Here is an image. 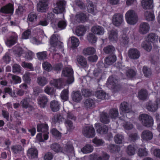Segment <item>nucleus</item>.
Here are the masks:
<instances>
[{
    "label": "nucleus",
    "mask_w": 160,
    "mask_h": 160,
    "mask_svg": "<svg viewBox=\"0 0 160 160\" xmlns=\"http://www.w3.org/2000/svg\"><path fill=\"white\" fill-rule=\"evenodd\" d=\"M123 139V136L122 135L119 134H117L114 137L115 142L116 143L118 144L122 143Z\"/></svg>",
    "instance_id": "de8ad7c7"
},
{
    "label": "nucleus",
    "mask_w": 160,
    "mask_h": 160,
    "mask_svg": "<svg viewBox=\"0 0 160 160\" xmlns=\"http://www.w3.org/2000/svg\"><path fill=\"white\" fill-rule=\"evenodd\" d=\"M48 126L47 124L41 123V142L48 138Z\"/></svg>",
    "instance_id": "20e7f679"
},
{
    "label": "nucleus",
    "mask_w": 160,
    "mask_h": 160,
    "mask_svg": "<svg viewBox=\"0 0 160 160\" xmlns=\"http://www.w3.org/2000/svg\"><path fill=\"white\" fill-rule=\"evenodd\" d=\"M142 47L147 51H150L152 48L151 41L145 39V41L142 42Z\"/></svg>",
    "instance_id": "bb28decb"
},
{
    "label": "nucleus",
    "mask_w": 160,
    "mask_h": 160,
    "mask_svg": "<svg viewBox=\"0 0 160 160\" xmlns=\"http://www.w3.org/2000/svg\"><path fill=\"white\" fill-rule=\"evenodd\" d=\"M65 124L68 131H70L74 129V127L71 121L66 119L65 121Z\"/></svg>",
    "instance_id": "a18cd8bd"
},
{
    "label": "nucleus",
    "mask_w": 160,
    "mask_h": 160,
    "mask_svg": "<svg viewBox=\"0 0 160 160\" xmlns=\"http://www.w3.org/2000/svg\"><path fill=\"white\" fill-rule=\"evenodd\" d=\"M95 50L92 47H88L84 48L83 50V53L85 56H88L94 54L95 52Z\"/></svg>",
    "instance_id": "7c9ffc66"
},
{
    "label": "nucleus",
    "mask_w": 160,
    "mask_h": 160,
    "mask_svg": "<svg viewBox=\"0 0 160 160\" xmlns=\"http://www.w3.org/2000/svg\"><path fill=\"white\" fill-rule=\"evenodd\" d=\"M125 18L127 22L129 24H135L138 20L137 13L132 10H129L127 12L125 15Z\"/></svg>",
    "instance_id": "f03ea898"
},
{
    "label": "nucleus",
    "mask_w": 160,
    "mask_h": 160,
    "mask_svg": "<svg viewBox=\"0 0 160 160\" xmlns=\"http://www.w3.org/2000/svg\"><path fill=\"white\" fill-rule=\"evenodd\" d=\"M82 132L84 136L88 138H92L95 135L94 129L92 125L84 127Z\"/></svg>",
    "instance_id": "39448f33"
},
{
    "label": "nucleus",
    "mask_w": 160,
    "mask_h": 160,
    "mask_svg": "<svg viewBox=\"0 0 160 160\" xmlns=\"http://www.w3.org/2000/svg\"><path fill=\"white\" fill-rule=\"evenodd\" d=\"M135 152L136 149L133 145H128L126 149V152L129 156L134 155L135 153Z\"/></svg>",
    "instance_id": "e433bc0d"
},
{
    "label": "nucleus",
    "mask_w": 160,
    "mask_h": 160,
    "mask_svg": "<svg viewBox=\"0 0 160 160\" xmlns=\"http://www.w3.org/2000/svg\"><path fill=\"white\" fill-rule=\"evenodd\" d=\"M51 83L58 88H60L62 87V82L60 78L58 79H54Z\"/></svg>",
    "instance_id": "58836bf2"
},
{
    "label": "nucleus",
    "mask_w": 160,
    "mask_h": 160,
    "mask_svg": "<svg viewBox=\"0 0 160 160\" xmlns=\"http://www.w3.org/2000/svg\"><path fill=\"white\" fill-rule=\"evenodd\" d=\"M100 121L102 123L107 124L110 122L109 117H108V114L106 113H102L101 115Z\"/></svg>",
    "instance_id": "37998d69"
},
{
    "label": "nucleus",
    "mask_w": 160,
    "mask_h": 160,
    "mask_svg": "<svg viewBox=\"0 0 160 160\" xmlns=\"http://www.w3.org/2000/svg\"><path fill=\"white\" fill-rule=\"evenodd\" d=\"M48 101V99L46 96H42L41 97V108H45L47 105Z\"/></svg>",
    "instance_id": "8fccbe9b"
},
{
    "label": "nucleus",
    "mask_w": 160,
    "mask_h": 160,
    "mask_svg": "<svg viewBox=\"0 0 160 160\" xmlns=\"http://www.w3.org/2000/svg\"><path fill=\"white\" fill-rule=\"evenodd\" d=\"M77 60L78 64L82 67L86 68L88 66L86 60L83 56L81 55L78 56Z\"/></svg>",
    "instance_id": "b1692460"
},
{
    "label": "nucleus",
    "mask_w": 160,
    "mask_h": 160,
    "mask_svg": "<svg viewBox=\"0 0 160 160\" xmlns=\"http://www.w3.org/2000/svg\"><path fill=\"white\" fill-rule=\"evenodd\" d=\"M63 117L60 114H57L55 115L52 119V121L54 123H60L62 122L63 120Z\"/></svg>",
    "instance_id": "79ce46f5"
},
{
    "label": "nucleus",
    "mask_w": 160,
    "mask_h": 160,
    "mask_svg": "<svg viewBox=\"0 0 160 160\" xmlns=\"http://www.w3.org/2000/svg\"><path fill=\"white\" fill-rule=\"evenodd\" d=\"M75 18L77 22H84L88 19V17L84 13L82 12L79 13L77 14Z\"/></svg>",
    "instance_id": "aec40b11"
},
{
    "label": "nucleus",
    "mask_w": 160,
    "mask_h": 160,
    "mask_svg": "<svg viewBox=\"0 0 160 160\" xmlns=\"http://www.w3.org/2000/svg\"><path fill=\"white\" fill-rule=\"evenodd\" d=\"M158 99H157L156 100V102H155L150 101L147 106V109L148 110L151 112L155 111L158 108Z\"/></svg>",
    "instance_id": "6ab92c4d"
},
{
    "label": "nucleus",
    "mask_w": 160,
    "mask_h": 160,
    "mask_svg": "<svg viewBox=\"0 0 160 160\" xmlns=\"http://www.w3.org/2000/svg\"><path fill=\"white\" fill-rule=\"evenodd\" d=\"M93 147L92 146L88 144L85 146L81 149V151L84 153H89L92 151Z\"/></svg>",
    "instance_id": "a19ab883"
},
{
    "label": "nucleus",
    "mask_w": 160,
    "mask_h": 160,
    "mask_svg": "<svg viewBox=\"0 0 160 160\" xmlns=\"http://www.w3.org/2000/svg\"><path fill=\"white\" fill-rule=\"evenodd\" d=\"M61 98L67 101L68 98V91L65 89L62 91L60 95Z\"/></svg>",
    "instance_id": "864d4df0"
},
{
    "label": "nucleus",
    "mask_w": 160,
    "mask_h": 160,
    "mask_svg": "<svg viewBox=\"0 0 160 160\" xmlns=\"http://www.w3.org/2000/svg\"><path fill=\"white\" fill-rule=\"evenodd\" d=\"M84 105L87 108H91L95 107V102L94 100L91 98L87 99L84 102Z\"/></svg>",
    "instance_id": "393cba45"
},
{
    "label": "nucleus",
    "mask_w": 160,
    "mask_h": 160,
    "mask_svg": "<svg viewBox=\"0 0 160 160\" xmlns=\"http://www.w3.org/2000/svg\"><path fill=\"white\" fill-rule=\"evenodd\" d=\"M50 148L52 150L56 153L60 152L67 153L73 150L72 146L71 145H66L62 147L57 143H54L51 144Z\"/></svg>",
    "instance_id": "f257e3e1"
},
{
    "label": "nucleus",
    "mask_w": 160,
    "mask_h": 160,
    "mask_svg": "<svg viewBox=\"0 0 160 160\" xmlns=\"http://www.w3.org/2000/svg\"><path fill=\"white\" fill-rule=\"evenodd\" d=\"M72 97L73 100L76 102H79L82 99V96L80 92L78 91L73 92Z\"/></svg>",
    "instance_id": "5701e85b"
},
{
    "label": "nucleus",
    "mask_w": 160,
    "mask_h": 160,
    "mask_svg": "<svg viewBox=\"0 0 160 160\" xmlns=\"http://www.w3.org/2000/svg\"><path fill=\"white\" fill-rule=\"evenodd\" d=\"M139 138V137L137 133H132L129 136V139L133 142L138 139Z\"/></svg>",
    "instance_id": "774afa93"
},
{
    "label": "nucleus",
    "mask_w": 160,
    "mask_h": 160,
    "mask_svg": "<svg viewBox=\"0 0 160 160\" xmlns=\"http://www.w3.org/2000/svg\"><path fill=\"white\" fill-rule=\"evenodd\" d=\"M104 52L107 54L113 53L115 51L114 48L112 46L109 45L105 47L103 49Z\"/></svg>",
    "instance_id": "603ef678"
},
{
    "label": "nucleus",
    "mask_w": 160,
    "mask_h": 160,
    "mask_svg": "<svg viewBox=\"0 0 160 160\" xmlns=\"http://www.w3.org/2000/svg\"><path fill=\"white\" fill-rule=\"evenodd\" d=\"M118 115V109H111L108 113L109 117L112 120L116 119Z\"/></svg>",
    "instance_id": "c756f323"
},
{
    "label": "nucleus",
    "mask_w": 160,
    "mask_h": 160,
    "mask_svg": "<svg viewBox=\"0 0 160 160\" xmlns=\"http://www.w3.org/2000/svg\"><path fill=\"white\" fill-rule=\"evenodd\" d=\"M95 95L98 99H103L106 98V94L102 90L98 91L96 92Z\"/></svg>",
    "instance_id": "49530a36"
},
{
    "label": "nucleus",
    "mask_w": 160,
    "mask_h": 160,
    "mask_svg": "<svg viewBox=\"0 0 160 160\" xmlns=\"http://www.w3.org/2000/svg\"><path fill=\"white\" fill-rule=\"evenodd\" d=\"M18 38L17 34L14 33L5 42L6 44L8 47H10L17 42Z\"/></svg>",
    "instance_id": "4468645a"
},
{
    "label": "nucleus",
    "mask_w": 160,
    "mask_h": 160,
    "mask_svg": "<svg viewBox=\"0 0 160 160\" xmlns=\"http://www.w3.org/2000/svg\"><path fill=\"white\" fill-rule=\"evenodd\" d=\"M109 38L112 41H115L118 37V32L117 31L112 30L108 32Z\"/></svg>",
    "instance_id": "c85d7f7f"
},
{
    "label": "nucleus",
    "mask_w": 160,
    "mask_h": 160,
    "mask_svg": "<svg viewBox=\"0 0 160 160\" xmlns=\"http://www.w3.org/2000/svg\"><path fill=\"white\" fill-rule=\"evenodd\" d=\"M110 151L112 152H118L120 150V147L117 145L110 144L108 147Z\"/></svg>",
    "instance_id": "c03bdc74"
},
{
    "label": "nucleus",
    "mask_w": 160,
    "mask_h": 160,
    "mask_svg": "<svg viewBox=\"0 0 160 160\" xmlns=\"http://www.w3.org/2000/svg\"><path fill=\"white\" fill-rule=\"evenodd\" d=\"M149 25L147 22H143L139 26V32L141 34H145L149 31Z\"/></svg>",
    "instance_id": "f8f14e48"
},
{
    "label": "nucleus",
    "mask_w": 160,
    "mask_h": 160,
    "mask_svg": "<svg viewBox=\"0 0 160 160\" xmlns=\"http://www.w3.org/2000/svg\"><path fill=\"white\" fill-rule=\"evenodd\" d=\"M87 8L88 12L93 15H95L97 12L96 6L92 2L89 1L88 2Z\"/></svg>",
    "instance_id": "4be33fe9"
},
{
    "label": "nucleus",
    "mask_w": 160,
    "mask_h": 160,
    "mask_svg": "<svg viewBox=\"0 0 160 160\" xmlns=\"http://www.w3.org/2000/svg\"><path fill=\"white\" fill-rule=\"evenodd\" d=\"M120 110L122 112L129 113L132 112L131 106L127 102H123L120 106Z\"/></svg>",
    "instance_id": "ddd939ff"
},
{
    "label": "nucleus",
    "mask_w": 160,
    "mask_h": 160,
    "mask_svg": "<svg viewBox=\"0 0 160 160\" xmlns=\"http://www.w3.org/2000/svg\"><path fill=\"white\" fill-rule=\"evenodd\" d=\"M37 19V16L36 14L34 13H30L28 16V21L30 22L35 21Z\"/></svg>",
    "instance_id": "13d9d810"
},
{
    "label": "nucleus",
    "mask_w": 160,
    "mask_h": 160,
    "mask_svg": "<svg viewBox=\"0 0 160 160\" xmlns=\"http://www.w3.org/2000/svg\"><path fill=\"white\" fill-rule=\"evenodd\" d=\"M92 142L97 146H100L103 144V141L101 139L95 138L92 140Z\"/></svg>",
    "instance_id": "e2e57ef3"
},
{
    "label": "nucleus",
    "mask_w": 160,
    "mask_h": 160,
    "mask_svg": "<svg viewBox=\"0 0 160 160\" xmlns=\"http://www.w3.org/2000/svg\"><path fill=\"white\" fill-rule=\"evenodd\" d=\"M86 39L89 42L92 43H95L97 40V38L93 33H88L87 35Z\"/></svg>",
    "instance_id": "f704fd0d"
},
{
    "label": "nucleus",
    "mask_w": 160,
    "mask_h": 160,
    "mask_svg": "<svg viewBox=\"0 0 160 160\" xmlns=\"http://www.w3.org/2000/svg\"><path fill=\"white\" fill-rule=\"evenodd\" d=\"M158 38V36L155 35L154 33H151L146 37L145 39L148 41H151V43H152V41H157Z\"/></svg>",
    "instance_id": "09e8293b"
},
{
    "label": "nucleus",
    "mask_w": 160,
    "mask_h": 160,
    "mask_svg": "<svg viewBox=\"0 0 160 160\" xmlns=\"http://www.w3.org/2000/svg\"><path fill=\"white\" fill-rule=\"evenodd\" d=\"M118 82V80L114 78L113 76L110 77L108 79L107 84L112 86V88H115Z\"/></svg>",
    "instance_id": "473e14b6"
},
{
    "label": "nucleus",
    "mask_w": 160,
    "mask_h": 160,
    "mask_svg": "<svg viewBox=\"0 0 160 160\" xmlns=\"http://www.w3.org/2000/svg\"><path fill=\"white\" fill-rule=\"evenodd\" d=\"M58 38L57 37L56 35L53 34L51 37L50 38V44L52 46L50 49L51 51H55V47H59L60 46L62 47V43L58 41Z\"/></svg>",
    "instance_id": "9d476101"
},
{
    "label": "nucleus",
    "mask_w": 160,
    "mask_h": 160,
    "mask_svg": "<svg viewBox=\"0 0 160 160\" xmlns=\"http://www.w3.org/2000/svg\"><path fill=\"white\" fill-rule=\"evenodd\" d=\"M144 15L147 21H151L154 19V15L151 12L149 9H148L144 11Z\"/></svg>",
    "instance_id": "c9c22d12"
},
{
    "label": "nucleus",
    "mask_w": 160,
    "mask_h": 160,
    "mask_svg": "<svg viewBox=\"0 0 160 160\" xmlns=\"http://www.w3.org/2000/svg\"><path fill=\"white\" fill-rule=\"evenodd\" d=\"M142 72L144 76L146 77H149L152 75L151 70L147 67L144 66L143 68Z\"/></svg>",
    "instance_id": "3c124183"
},
{
    "label": "nucleus",
    "mask_w": 160,
    "mask_h": 160,
    "mask_svg": "<svg viewBox=\"0 0 160 160\" xmlns=\"http://www.w3.org/2000/svg\"><path fill=\"white\" fill-rule=\"evenodd\" d=\"M48 0L41 1V12H45L48 8Z\"/></svg>",
    "instance_id": "72a5a7b5"
},
{
    "label": "nucleus",
    "mask_w": 160,
    "mask_h": 160,
    "mask_svg": "<svg viewBox=\"0 0 160 160\" xmlns=\"http://www.w3.org/2000/svg\"><path fill=\"white\" fill-rule=\"evenodd\" d=\"M91 31L94 33L98 35H102L104 33V29L102 27L99 26H95L93 27Z\"/></svg>",
    "instance_id": "a211bd4d"
},
{
    "label": "nucleus",
    "mask_w": 160,
    "mask_h": 160,
    "mask_svg": "<svg viewBox=\"0 0 160 160\" xmlns=\"http://www.w3.org/2000/svg\"><path fill=\"white\" fill-rule=\"evenodd\" d=\"M109 156L105 152H103L102 155H97V160H108Z\"/></svg>",
    "instance_id": "5fc2aeb1"
},
{
    "label": "nucleus",
    "mask_w": 160,
    "mask_h": 160,
    "mask_svg": "<svg viewBox=\"0 0 160 160\" xmlns=\"http://www.w3.org/2000/svg\"><path fill=\"white\" fill-rule=\"evenodd\" d=\"M0 11L5 13H12L13 12V5L9 3L1 8Z\"/></svg>",
    "instance_id": "2eb2a0df"
},
{
    "label": "nucleus",
    "mask_w": 160,
    "mask_h": 160,
    "mask_svg": "<svg viewBox=\"0 0 160 160\" xmlns=\"http://www.w3.org/2000/svg\"><path fill=\"white\" fill-rule=\"evenodd\" d=\"M97 131L100 134H105L108 131V128L106 125H101L99 123L95 124Z\"/></svg>",
    "instance_id": "f3484780"
},
{
    "label": "nucleus",
    "mask_w": 160,
    "mask_h": 160,
    "mask_svg": "<svg viewBox=\"0 0 160 160\" xmlns=\"http://www.w3.org/2000/svg\"><path fill=\"white\" fill-rule=\"evenodd\" d=\"M121 44L122 45H124L127 44L129 42L128 38L126 34H123L120 39Z\"/></svg>",
    "instance_id": "6e6d98bb"
},
{
    "label": "nucleus",
    "mask_w": 160,
    "mask_h": 160,
    "mask_svg": "<svg viewBox=\"0 0 160 160\" xmlns=\"http://www.w3.org/2000/svg\"><path fill=\"white\" fill-rule=\"evenodd\" d=\"M153 0H142L141 5L146 9H150L152 7Z\"/></svg>",
    "instance_id": "412c9836"
},
{
    "label": "nucleus",
    "mask_w": 160,
    "mask_h": 160,
    "mask_svg": "<svg viewBox=\"0 0 160 160\" xmlns=\"http://www.w3.org/2000/svg\"><path fill=\"white\" fill-rule=\"evenodd\" d=\"M128 55L130 59L136 60L139 58L140 56V53L137 49L132 48L128 50Z\"/></svg>",
    "instance_id": "1a4fd4ad"
},
{
    "label": "nucleus",
    "mask_w": 160,
    "mask_h": 160,
    "mask_svg": "<svg viewBox=\"0 0 160 160\" xmlns=\"http://www.w3.org/2000/svg\"><path fill=\"white\" fill-rule=\"evenodd\" d=\"M50 107L52 111L55 112L59 110L60 105L58 101L53 100L51 102Z\"/></svg>",
    "instance_id": "2f4dec72"
},
{
    "label": "nucleus",
    "mask_w": 160,
    "mask_h": 160,
    "mask_svg": "<svg viewBox=\"0 0 160 160\" xmlns=\"http://www.w3.org/2000/svg\"><path fill=\"white\" fill-rule=\"evenodd\" d=\"M126 74L129 78H132L136 75V71L132 69H129L126 71Z\"/></svg>",
    "instance_id": "052dcab7"
},
{
    "label": "nucleus",
    "mask_w": 160,
    "mask_h": 160,
    "mask_svg": "<svg viewBox=\"0 0 160 160\" xmlns=\"http://www.w3.org/2000/svg\"><path fill=\"white\" fill-rule=\"evenodd\" d=\"M66 2L64 0H59L57 2V6L53 10L54 13L58 14L62 13L65 9Z\"/></svg>",
    "instance_id": "0eeeda50"
},
{
    "label": "nucleus",
    "mask_w": 160,
    "mask_h": 160,
    "mask_svg": "<svg viewBox=\"0 0 160 160\" xmlns=\"http://www.w3.org/2000/svg\"><path fill=\"white\" fill-rule=\"evenodd\" d=\"M42 66L44 69L48 71H49L52 69L51 65L48 62H45L42 63Z\"/></svg>",
    "instance_id": "680f3d73"
},
{
    "label": "nucleus",
    "mask_w": 160,
    "mask_h": 160,
    "mask_svg": "<svg viewBox=\"0 0 160 160\" xmlns=\"http://www.w3.org/2000/svg\"><path fill=\"white\" fill-rule=\"evenodd\" d=\"M51 132L52 134L55 137L57 138H60L61 137V133L56 129L53 128L52 129Z\"/></svg>",
    "instance_id": "bf43d9fd"
},
{
    "label": "nucleus",
    "mask_w": 160,
    "mask_h": 160,
    "mask_svg": "<svg viewBox=\"0 0 160 160\" xmlns=\"http://www.w3.org/2000/svg\"><path fill=\"white\" fill-rule=\"evenodd\" d=\"M137 154L139 157H142L147 156L148 154V152L145 148H140L138 151Z\"/></svg>",
    "instance_id": "4d7b16f0"
},
{
    "label": "nucleus",
    "mask_w": 160,
    "mask_h": 160,
    "mask_svg": "<svg viewBox=\"0 0 160 160\" xmlns=\"http://www.w3.org/2000/svg\"><path fill=\"white\" fill-rule=\"evenodd\" d=\"M12 149L13 152L15 153H17L21 151L22 149V148L20 145L16 146H13L12 148Z\"/></svg>",
    "instance_id": "338daca9"
},
{
    "label": "nucleus",
    "mask_w": 160,
    "mask_h": 160,
    "mask_svg": "<svg viewBox=\"0 0 160 160\" xmlns=\"http://www.w3.org/2000/svg\"><path fill=\"white\" fill-rule=\"evenodd\" d=\"M38 151L35 148H31L28 150L27 155L31 160H36L38 157Z\"/></svg>",
    "instance_id": "9b49d317"
},
{
    "label": "nucleus",
    "mask_w": 160,
    "mask_h": 160,
    "mask_svg": "<svg viewBox=\"0 0 160 160\" xmlns=\"http://www.w3.org/2000/svg\"><path fill=\"white\" fill-rule=\"evenodd\" d=\"M123 22V16L122 14L116 13L112 17V22L116 26H119L122 24Z\"/></svg>",
    "instance_id": "6e6552de"
},
{
    "label": "nucleus",
    "mask_w": 160,
    "mask_h": 160,
    "mask_svg": "<svg viewBox=\"0 0 160 160\" xmlns=\"http://www.w3.org/2000/svg\"><path fill=\"white\" fill-rule=\"evenodd\" d=\"M73 70L70 67H67L62 71V74L63 76L68 77L67 82L68 84H71L73 82Z\"/></svg>",
    "instance_id": "423d86ee"
},
{
    "label": "nucleus",
    "mask_w": 160,
    "mask_h": 160,
    "mask_svg": "<svg viewBox=\"0 0 160 160\" xmlns=\"http://www.w3.org/2000/svg\"><path fill=\"white\" fill-rule=\"evenodd\" d=\"M116 60V57L115 55H112L107 57L105 59V64L110 65L114 63Z\"/></svg>",
    "instance_id": "a878e982"
},
{
    "label": "nucleus",
    "mask_w": 160,
    "mask_h": 160,
    "mask_svg": "<svg viewBox=\"0 0 160 160\" xmlns=\"http://www.w3.org/2000/svg\"><path fill=\"white\" fill-rule=\"evenodd\" d=\"M123 126L125 129L128 130H130L133 128L132 124L128 122H126L124 123Z\"/></svg>",
    "instance_id": "69168bd1"
},
{
    "label": "nucleus",
    "mask_w": 160,
    "mask_h": 160,
    "mask_svg": "<svg viewBox=\"0 0 160 160\" xmlns=\"http://www.w3.org/2000/svg\"><path fill=\"white\" fill-rule=\"evenodd\" d=\"M69 40L71 41L72 46L73 47H77L79 45V40L75 37L72 36L70 37Z\"/></svg>",
    "instance_id": "ea45409f"
},
{
    "label": "nucleus",
    "mask_w": 160,
    "mask_h": 160,
    "mask_svg": "<svg viewBox=\"0 0 160 160\" xmlns=\"http://www.w3.org/2000/svg\"><path fill=\"white\" fill-rule=\"evenodd\" d=\"M86 31V29L83 26H80L76 28L75 32L78 36H82L84 34Z\"/></svg>",
    "instance_id": "cd10ccee"
},
{
    "label": "nucleus",
    "mask_w": 160,
    "mask_h": 160,
    "mask_svg": "<svg viewBox=\"0 0 160 160\" xmlns=\"http://www.w3.org/2000/svg\"><path fill=\"white\" fill-rule=\"evenodd\" d=\"M148 93L146 90L142 89L139 92L138 97L140 99L144 100L147 98Z\"/></svg>",
    "instance_id": "4c0bfd02"
},
{
    "label": "nucleus",
    "mask_w": 160,
    "mask_h": 160,
    "mask_svg": "<svg viewBox=\"0 0 160 160\" xmlns=\"http://www.w3.org/2000/svg\"><path fill=\"white\" fill-rule=\"evenodd\" d=\"M141 137L143 140L148 141L152 139L153 134L150 131L144 130L142 132Z\"/></svg>",
    "instance_id": "dca6fc26"
},
{
    "label": "nucleus",
    "mask_w": 160,
    "mask_h": 160,
    "mask_svg": "<svg viewBox=\"0 0 160 160\" xmlns=\"http://www.w3.org/2000/svg\"><path fill=\"white\" fill-rule=\"evenodd\" d=\"M21 65L23 68H28L30 69L31 70H33L32 65L31 63H27L24 62H22Z\"/></svg>",
    "instance_id": "0e129e2a"
},
{
    "label": "nucleus",
    "mask_w": 160,
    "mask_h": 160,
    "mask_svg": "<svg viewBox=\"0 0 160 160\" xmlns=\"http://www.w3.org/2000/svg\"><path fill=\"white\" fill-rule=\"evenodd\" d=\"M139 120L145 126L149 127L153 125V120L152 118L146 114H142L139 115Z\"/></svg>",
    "instance_id": "7ed1b4c3"
}]
</instances>
